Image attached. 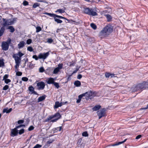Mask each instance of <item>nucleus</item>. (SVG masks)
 <instances>
[{"instance_id":"nucleus-51","label":"nucleus","mask_w":148,"mask_h":148,"mask_svg":"<svg viewBox=\"0 0 148 148\" xmlns=\"http://www.w3.org/2000/svg\"><path fill=\"white\" fill-rule=\"evenodd\" d=\"M34 129V127L32 125H31L29 127L28 130L29 131H31L33 130Z\"/></svg>"},{"instance_id":"nucleus-45","label":"nucleus","mask_w":148,"mask_h":148,"mask_svg":"<svg viewBox=\"0 0 148 148\" xmlns=\"http://www.w3.org/2000/svg\"><path fill=\"white\" fill-rule=\"evenodd\" d=\"M56 17L58 18H59L61 19H66V20H68L66 18L64 17L58 15H56Z\"/></svg>"},{"instance_id":"nucleus-16","label":"nucleus","mask_w":148,"mask_h":148,"mask_svg":"<svg viewBox=\"0 0 148 148\" xmlns=\"http://www.w3.org/2000/svg\"><path fill=\"white\" fill-rule=\"evenodd\" d=\"M12 110V108H10L9 109H8V108H4L3 110V112H6V113H10Z\"/></svg>"},{"instance_id":"nucleus-20","label":"nucleus","mask_w":148,"mask_h":148,"mask_svg":"<svg viewBox=\"0 0 148 148\" xmlns=\"http://www.w3.org/2000/svg\"><path fill=\"white\" fill-rule=\"evenodd\" d=\"M74 84L77 87L81 85V83L80 81L78 80H77L75 81L74 83Z\"/></svg>"},{"instance_id":"nucleus-43","label":"nucleus","mask_w":148,"mask_h":148,"mask_svg":"<svg viewBox=\"0 0 148 148\" xmlns=\"http://www.w3.org/2000/svg\"><path fill=\"white\" fill-rule=\"evenodd\" d=\"M9 88V86L8 85H5L3 87V90H7Z\"/></svg>"},{"instance_id":"nucleus-52","label":"nucleus","mask_w":148,"mask_h":148,"mask_svg":"<svg viewBox=\"0 0 148 148\" xmlns=\"http://www.w3.org/2000/svg\"><path fill=\"white\" fill-rule=\"evenodd\" d=\"M26 42L27 44H30L32 43V40L30 39H28L27 40Z\"/></svg>"},{"instance_id":"nucleus-17","label":"nucleus","mask_w":148,"mask_h":148,"mask_svg":"<svg viewBox=\"0 0 148 148\" xmlns=\"http://www.w3.org/2000/svg\"><path fill=\"white\" fill-rule=\"evenodd\" d=\"M101 108V106L100 105H96L92 108V110L94 111H96L99 110Z\"/></svg>"},{"instance_id":"nucleus-3","label":"nucleus","mask_w":148,"mask_h":148,"mask_svg":"<svg viewBox=\"0 0 148 148\" xmlns=\"http://www.w3.org/2000/svg\"><path fill=\"white\" fill-rule=\"evenodd\" d=\"M84 12L85 13L89 15L95 16L97 15V13L94 11L93 9L88 8H86L84 9Z\"/></svg>"},{"instance_id":"nucleus-7","label":"nucleus","mask_w":148,"mask_h":148,"mask_svg":"<svg viewBox=\"0 0 148 148\" xmlns=\"http://www.w3.org/2000/svg\"><path fill=\"white\" fill-rule=\"evenodd\" d=\"M49 55V52L45 53H40L38 55V58L40 59H42L44 60L47 58Z\"/></svg>"},{"instance_id":"nucleus-9","label":"nucleus","mask_w":148,"mask_h":148,"mask_svg":"<svg viewBox=\"0 0 148 148\" xmlns=\"http://www.w3.org/2000/svg\"><path fill=\"white\" fill-rule=\"evenodd\" d=\"M9 45L5 41L2 42L1 47L2 49L4 51H7L9 49Z\"/></svg>"},{"instance_id":"nucleus-44","label":"nucleus","mask_w":148,"mask_h":148,"mask_svg":"<svg viewBox=\"0 0 148 148\" xmlns=\"http://www.w3.org/2000/svg\"><path fill=\"white\" fill-rule=\"evenodd\" d=\"M27 50L30 52H32L33 51V49L32 47H29L27 48Z\"/></svg>"},{"instance_id":"nucleus-33","label":"nucleus","mask_w":148,"mask_h":148,"mask_svg":"<svg viewBox=\"0 0 148 148\" xmlns=\"http://www.w3.org/2000/svg\"><path fill=\"white\" fill-rule=\"evenodd\" d=\"M53 41V40L51 38H49L47 39V42L49 43H51Z\"/></svg>"},{"instance_id":"nucleus-1","label":"nucleus","mask_w":148,"mask_h":148,"mask_svg":"<svg viewBox=\"0 0 148 148\" xmlns=\"http://www.w3.org/2000/svg\"><path fill=\"white\" fill-rule=\"evenodd\" d=\"M113 31V27L110 24L106 25L99 33V36L101 37H106L109 35Z\"/></svg>"},{"instance_id":"nucleus-27","label":"nucleus","mask_w":148,"mask_h":148,"mask_svg":"<svg viewBox=\"0 0 148 148\" xmlns=\"http://www.w3.org/2000/svg\"><path fill=\"white\" fill-rule=\"evenodd\" d=\"M16 56H17V55H18L19 56V57H18L20 58V61H21V57L22 56H23L24 55V54H23V53H21V52L20 51L18 53V54H16Z\"/></svg>"},{"instance_id":"nucleus-48","label":"nucleus","mask_w":148,"mask_h":148,"mask_svg":"<svg viewBox=\"0 0 148 148\" xmlns=\"http://www.w3.org/2000/svg\"><path fill=\"white\" fill-rule=\"evenodd\" d=\"M9 45V44L11 43V39L9 38H8L6 41H5Z\"/></svg>"},{"instance_id":"nucleus-23","label":"nucleus","mask_w":148,"mask_h":148,"mask_svg":"<svg viewBox=\"0 0 148 148\" xmlns=\"http://www.w3.org/2000/svg\"><path fill=\"white\" fill-rule=\"evenodd\" d=\"M54 118L55 117H57V119H59L61 117V115L59 113H57L53 115Z\"/></svg>"},{"instance_id":"nucleus-58","label":"nucleus","mask_w":148,"mask_h":148,"mask_svg":"<svg viewBox=\"0 0 148 148\" xmlns=\"http://www.w3.org/2000/svg\"><path fill=\"white\" fill-rule=\"evenodd\" d=\"M145 86L146 88H148V82H144Z\"/></svg>"},{"instance_id":"nucleus-55","label":"nucleus","mask_w":148,"mask_h":148,"mask_svg":"<svg viewBox=\"0 0 148 148\" xmlns=\"http://www.w3.org/2000/svg\"><path fill=\"white\" fill-rule=\"evenodd\" d=\"M18 124H21L23 123L24 122V121L23 120H18Z\"/></svg>"},{"instance_id":"nucleus-8","label":"nucleus","mask_w":148,"mask_h":148,"mask_svg":"<svg viewBox=\"0 0 148 148\" xmlns=\"http://www.w3.org/2000/svg\"><path fill=\"white\" fill-rule=\"evenodd\" d=\"M45 84L42 81L38 82L37 84V89L38 90H42L45 88Z\"/></svg>"},{"instance_id":"nucleus-10","label":"nucleus","mask_w":148,"mask_h":148,"mask_svg":"<svg viewBox=\"0 0 148 148\" xmlns=\"http://www.w3.org/2000/svg\"><path fill=\"white\" fill-rule=\"evenodd\" d=\"M97 115L99 116V119H100L102 117L104 116L105 115V111L104 109L99 110L97 112Z\"/></svg>"},{"instance_id":"nucleus-35","label":"nucleus","mask_w":148,"mask_h":148,"mask_svg":"<svg viewBox=\"0 0 148 148\" xmlns=\"http://www.w3.org/2000/svg\"><path fill=\"white\" fill-rule=\"evenodd\" d=\"M36 32L37 33L38 32L42 30L40 26H37L36 27Z\"/></svg>"},{"instance_id":"nucleus-18","label":"nucleus","mask_w":148,"mask_h":148,"mask_svg":"<svg viewBox=\"0 0 148 148\" xmlns=\"http://www.w3.org/2000/svg\"><path fill=\"white\" fill-rule=\"evenodd\" d=\"M105 16L107 19L108 21L110 22L112 20V17L109 14H106Z\"/></svg>"},{"instance_id":"nucleus-62","label":"nucleus","mask_w":148,"mask_h":148,"mask_svg":"<svg viewBox=\"0 0 148 148\" xmlns=\"http://www.w3.org/2000/svg\"><path fill=\"white\" fill-rule=\"evenodd\" d=\"M141 137V135H139L137 136L136 138V139H138L140 138Z\"/></svg>"},{"instance_id":"nucleus-14","label":"nucleus","mask_w":148,"mask_h":148,"mask_svg":"<svg viewBox=\"0 0 148 148\" xmlns=\"http://www.w3.org/2000/svg\"><path fill=\"white\" fill-rule=\"evenodd\" d=\"M46 97V95H43L42 96L40 97L38 99V102H39L44 100Z\"/></svg>"},{"instance_id":"nucleus-2","label":"nucleus","mask_w":148,"mask_h":148,"mask_svg":"<svg viewBox=\"0 0 148 148\" xmlns=\"http://www.w3.org/2000/svg\"><path fill=\"white\" fill-rule=\"evenodd\" d=\"M16 18L7 19L3 18L2 20L4 22V23L3 24V25L4 27H5L7 25H13L14 22L16 20Z\"/></svg>"},{"instance_id":"nucleus-46","label":"nucleus","mask_w":148,"mask_h":148,"mask_svg":"<svg viewBox=\"0 0 148 148\" xmlns=\"http://www.w3.org/2000/svg\"><path fill=\"white\" fill-rule=\"evenodd\" d=\"M23 4L24 6H26L29 5V3L28 1H25L23 2Z\"/></svg>"},{"instance_id":"nucleus-22","label":"nucleus","mask_w":148,"mask_h":148,"mask_svg":"<svg viewBox=\"0 0 148 148\" xmlns=\"http://www.w3.org/2000/svg\"><path fill=\"white\" fill-rule=\"evenodd\" d=\"M62 129V127L60 126L59 127H57L54 129V132H56L57 131H60Z\"/></svg>"},{"instance_id":"nucleus-60","label":"nucleus","mask_w":148,"mask_h":148,"mask_svg":"<svg viewBox=\"0 0 148 148\" xmlns=\"http://www.w3.org/2000/svg\"><path fill=\"white\" fill-rule=\"evenodd\" d=\"M56 15L55 14L50 13V16L52 17H53L54 18H55L56 17Z\"/></svg>"},{"instance_id":"nucleus-38","label":"nucleus","mask_w":148,"mask_h":148,"mask_svg":"<svg viewBox=\"0 0 148 148\" xmlns=\"http://www.w3.org/2000/svg\"><path fill=\"white\" fill-rule=\"evenodd\" d=\"M110 73L106 72L105 73V76L106 78H109L110 77Z\"/></svg>"},{"instance_id":"nucleus-53","label":"nucleus","mask_w":148,"mask_h":148,"mask_svg":"<svg viewBox=\"0 0 148 148\" xmlns=\"http://www.w3.org/2000/svg\"><path fill=\"white\" fill-rule=\"evenodd\" d=\"M4 80L6 84H8V83L11 82V80L9 79H5Z\"/></svg>"},{"instance_id":"nucleus-32","label":"nucleus","mask_w":148,"mask_h":148,"mask_svg":"<svg viewBox=\"0 0 148 148\" xmlns=\"http://www.w3.org/2000/svg\"><path fill=\"white\" fill-rule=\"evenodd\" d=\"M29 90L31 92V93L34 91V88L32 86H31L29 87Z\"/></svg>"},{"instance_id":"nucleus-29","label":"nucleus","mask_w":148,"mask_h":148,"mask_svg":"<svg viewBox=\"0 0 148 148\" xmlns=\"http://www.w3.org/2000/svg\"><path fill=\"white\" fill-rule=\"evenodd\" d=\"M54 118L53 115H52L49 116L48 118H47L45 120L46 122H48L49 120H51L53 118Z\"/></svg>"},{"instance_id":"nucleus-24","label":"nucleus","mask_w":148,"mask_h":148,"mask_svg":"<svg viewBox=\"0 0 148 148\" xmlns=\"http://www.w3.org/2000/svg\"><path fill=\"white\" fill-rule=\"evenodd\" d=\"M40 5V4L38 3H34L32 6V7L33 8H35L38 7H39Z\"/></svg>"},{"instance_id":"nucleus-37","label":"nucleus","mask_w":148,"mask_h":148,"mask_svg":"<svg viewBox=\"0 0 148 148\" xmlns=\"http://www.w3.org/2000/svg\"><path fill=\"white\" fill-rule=\"evenodd\" d=\"M57 68H58L60 70L62 68L63 64L62 63L59 64Z\"/></svg>"},{"instance_id":"nucleus-42","label":"nucleus","mask_w":148,"mask_h":148,"mask_svg":"<svg viewBox=\"0 0 148 148\" xmlns=\"http://www.w3.org/2000/svg\"><path fill=\"white\" fill-rule=\"evenodd\" d=\"M45 71V69L43 67H41L39 69V71L40 73H42Z\"/></svg>"},{"instance_id":"nucleus-15","label":"nucleus","mask_w":148,"mask_h":148,"mask_svg":"<svg viewBox=\"0 0 148 148\" xmlns=\"http://www.w3.org/2000/svg\"><path fill=\"white\" fill-rule=\"evenodd\" d=\"M25 45V42L23 41L20 42L18 44V48L20 49L24 47Z\"/></svg>"},{"instance_id":"nucleus-49","label":"nucleus","mask_w":148,"mask_h":148,"mask_svg":"<svg viewBox=\"0 0 148 148\" xmlns=\"http://www.w3.org/2000/svg\"><path fill=\"white\" fill-rule=\"evenodd\" d=\"M42 146V145L37 144L33 148H39L41 147Z\"/></svg>"},{"instance_id":"nucleus-39","label":"nucleus","mask_w":148,"mask_h":148,"mask_svg":"<svg viewBox=\"0 0 148 148\" xmlns=\"http://www.w3.org/2000/svg\"><path fill=\"white\" fill-rule=\"evenodd\" d=\"M53 84L57 88H58L60 87V86L58 83L54 82Z\"/></svg>"},{"instance_id":"nucleus-31","label":"nucleus","mask_w":148,"mask_h":148,"mask_svg":"<svg viewBox=\"0 0 148 148\" xmlns=\"http://www.w3.org/2000/svg\"><path fill=\"white\" fill-rule=\"evenodd\" d=\"M90 26L91 27L94 29H97V26L95 24L93 23H91L90 24Z\"/></svg>"},{"instance_id":"nucleus-25","label":"nucleus","mask_w":148,"mask_h":148,"mask_svg":"<svg viewBox=\"0 0 148 148\" xmlns=\"http://www.w3.org/2000/svg\"><path fill=\"white\" fill-rule=\"evenodd\" d=\"M56 18V17L55 18L54 20L56 22L58 23H60L62 22V21Z\"/></svg>"},{"instance_id":"nucleus-54","label":"nucleus","mask_w":148,"mask_h":148,"mask_svg":"<svg viewBox=\"0 0 148 148\" xmlns=\"http://www.w3.org/2000/svg\"><path fill=\"white\" fill-rule=\"evenodd\" d=\"M32 58L36 60H38L39 58L38 56L37 57L36 55H33L32 56Z\"/></svg>"},{"instance_id":"nucleus-57","label":"nucleus","mask_w":148,"mask_h":148,"mask_svg":"<svg viewBox=\"0 0 148 148\" xmlns=\"http://www.w3.org/2000/svg\"><path fill=\"white\" fill-rule=\"evenodd\" d=\"M8 75L7 74L5 75L3 77V80H4L5 79H7V78L8 77Z\"/></svg>"},{"instance_id":"nucleus-13","label":"nucleus","mask_w":148,"mask_h":148,"mask_svg":"<svg viewBox=\"0 0 148 148\" xmlns=\"http://www.w3.org/2000/svg\"><path fill=\"white\" fill-rule=\"evenodd\" d=\"M54 80L55 79L53 78H49L48 79V80L47 82V83L48 84H53V83L54 82Z\"/></svg>"},{"instance_id":"nucleus-28","label":"nucleus","mask_w":148,"mask_h":148,"mask_svg":"<svg viewBox=\"0 0 148 148\" xmlns=\"http://www.w3.org/2000/svg\"><path fill=\"white\" fill-rule=\"evenodd\" d=\"M127 140V139H125L124 140H123V141L118 142L116 144L114 145V146L118 145H119L121 144L122 143H124V142H125Z\"/></svg>"},{"instance_id":"nucleus-41","label":"nucleus","mask_w":148,"mask_h":148,"mask_svg":"<svg viewBox=\"0 0 148 148\" xmlns=\"http://www.w3.org/2000/svg\"><path fill=\"white\" fill-rule=\"evenodd\" d=\"M24 132V130L23 129H22L20 130L18 132V134L20 135H21L23 134Z\"/></svg>"},{"instance_id":"nucleus-50","label":"nucleus","mask_w":148,"mask_h":148,"mask_svg":"<svg viewBox=\"0 0 148 148\" xmlns=\"http://www.w3.org/2000/svg\"><path fill=\"white\" fill-rule=\"evenodd\" d=\"M75 62L74 61H72V62H71V64H70L69 66H73L75 65Z\"/></svg>"},{"instance_id":"nucleus-36","label":"nucleus","mask_w":148,"mask_h":148,"mask_svg":"<svg viewBox=\"0 0 148 148\" xmlns=\"http://www.w3.org/2000/svg\"><path fill=\"white\" fill-rule=\"evenodd\" d=\"M15 72H16V75L17 76H21L22 74V73L21 72L18 71L16 70Z\"/></svg>"},{"instance_id":"nucleus-5","label":"nucleus","mask_w":148,"mask_h":148,"mask_svg":"<svg viewBox=\"0 0 148 148\" xmlns=\"http://www.w3.org/2000/svg\"><path fill=\"white\" fill-rule=\"evenodd\" d=\"M84 94L85 99L87 100L89 99H92L95 96L94 93L91 91L88 92H86L84 93Z\"/></svg>"},{"instance_id":"nucleus-64","label":"nucleus","mask_w":148,"mask_h":148,"mask_svg":"<svg viewBox=\"0 0 148 148\" xmlns=\"http://www.w3.org/2000/svg\"><path fill=\"white\" fill-rule=\"evenodd\" d=\"M79 67L78 69H77L75 70L73 72V73L72 74L75 73H76L77 72V71L79 70Z\"/></svg>"},{"instance_id":"nucleus-61","label":"nucleus","mask_w":148,"mask_h":148,"mask_svg":"<svg viewBox=\"0 0 148 148\" xmlns=\"http://www.w3.org/2000/svg\"><path fill=\"white\" fill-rule=\"evenodd\" d=\"M82 77V76L81 74H79L77 76V78L78 79H80Z\"/></svg>"},{"instance_id":"nucleus-56","label":"nucleus","mask_w":148,"mask_h":148,"mask_svg":"<svg viewBox=\"0 0 148 148\" xmlns=\"http://www.w3.org/2000/svg\"><path fill=\"white\" fill-rule=\"evenodd\" d=\"M84 93H83L81 95H79L78 96V99L81 100V99H82V97H84Z\"/></svg>"},{"instance_id":"nucleus-59","label":"nucleus","mask_w":148,"mask_h":148,"mask_svg":"<svg viewBox=\"0 0 148 148\" xmlns=\"http://www.w3.org/2000/svg\"><path fill=\"white\" fill-rule=\"evenodd\" d=\"M56 15L55 14L50 13V16L52 17H53L54 18H55L56 17Z\"/></svg>"},{"instance_id":"nucleus-40","label":"nucleus","mask_w":148,"mask_h":148,"mask_svg":"<svg viewBox=\"0 0 148 148\" xmlns=\"http://www.w3.org/2000/svg\"><path fill=\"white\" fill-rule=\"evenodd\" d=\"M82 135L83 136L86 137L88 136V134L87 132H84L82 133Z\"/></svg>"},{"instance_id":"nucleus-19","label":"nucleus","mask_w":148,"mask_h":148,"mask_svg":"<svg viewBox=\"0 0 148 148\" xmlns=\"http://www.w3.org/2000/svg\"><path fill=\"white\" fill-rule=\"evenodd\" d=\"M7 29H10V32H11L12 33L14 32L15 31L14 28L13 27V26H9L8 27Z\"/></svg>"},{"instance_id":"nucleus-34","label":"nucleus","mask_w":148,"mask_h":148,"mask_svg":"<svg viewBox=\"0 0 148 148\" xmlns=\"http://www.w3.org/2000/svg\"><path fill=\"white\" fill-rule=\"evenodd\" d=\"M60 70L58 68L56 67L55 68L53 71V73L54 74H57L59 71Z\"/></svg>"},{"instance_id":"nucleus-30","label":"nucleus","mask_w":148,"mask_h":148,"mask_svg":"<svg viewBox=\"0 0 148 148\" xmlns=\"http://www.w3.org/2000/svg\"><path fill=\"white\" fill-rule=\"evenodd\" d=\"M65 12L64 10L62 9H58L56 11V12H59L60 13H63Z\"/></svg>"},{"instance_id":"nucleus-12","label":"nucleus","mask_w":148,"mask_h":148,"mask_svg":"<svg viewBox=\"0 0 148 148\" xmlns=\"http://www.w3.org/2000/svg\"><path fill=\"white\" fill-rule=\"evenodd\" d=\"M18 133V130L15 127L11 130V136H15Z\"/></svg>"},{"instance_id":"nucleus-63","label":"nucleus","mask_w":148,"mask_h":148,"mask_svg":"<svg viewBox=\"0 0 148 148\" xmlns=\"http://www.w3.org/2000/svg\"><path fill=\"white\" fill-rule=\"evenodd\" d=\"M58 120V119H53L51 121V122H56Z\"/></svg>"},{"instance_id":"nucleus-6","label":"nucleus","mask_w":148,"mask_h":148,"mask_svg":"<svg viewBox=\"0 0 148 148\" xmlns=\"http://www.w3.org/2000/svg\"><path fill=\"white\" fill-rule=\"evenodd\" d=\"M145 83L144 82L138 84L136 85V86L135 88V90L136 91H142V90L143 89H144L145 88Z\"/></svg>"},{"instance_id":"nucleus-47","label":"nucleus","mask_w":148,"mask_h":148,"mask_svg":"<svg viewBox=\"0 0 148 148\" xmlns=\"http://www.w3.org/2000/svg\"><path fill=\"white\" fill-rule=\"evenodd\" d=\"M22 80L24 81L27 82L28 80V79L26 77H22Z\"/></svg>"},{"instance_id":"nucleus-4","label":"nucleus","mask_w":148,"mask_h":148,"mask_svg":"<svg viewBox=\"0 0 148 148\" xmlns=\"http://www.w3.org/2000/svg\"><path fill=\"white\" fill-rule=\"evenodd\" d=\"M13 58H14L16 63L15 67L16 70L18 71V69L21 62L20 59L18 56H16V54H14L13 55Z\"/></svg>"},{"instance_id":"nucleus-21","label":"nucleus","mask_w":148,"mask_h":148,"mask_svg":"<svg viewBox=\"0 0 148 148\" xmlns=\"http://www.w3.org/2000/svg\"><path fill=\"white\" fill-rule=\"evenodd\" d=\"M5 29L4 27V26L2 27L1 28V29H0V37L3 35Z\"/></svg>"},{"instance_id":"nucleus-11","label":"nucleus","mask_w":148,"mask_h":148,"mask_svg":"<svg viewBox=\"0 0 148 148\" xmlns=\"http://www.w3.org/2000/svg\"><path fill=\"white\" fill-rule=\"evenodd\" d=\"M67 103V101H66L65 102H60V103L58 101H56L55 103V105L54 106V108L55 109H56L59 107H61L62 105L66 104Z\"/></svg>"},{"instance_id":"nucleus-26","label":"nucleus","mask_w":148,"mask_h":148,"mask_svg":"<svg viewBox=\"0 0 148 148\" xmlns=\"http://www.w3.org/2000/svg\"><path fill=\"white\" fill-rule=\"evenodd\" d=\"M4 66V63L3 60L0 59V67H2Z\"/></svg>"}]
</instances>
